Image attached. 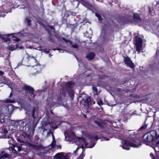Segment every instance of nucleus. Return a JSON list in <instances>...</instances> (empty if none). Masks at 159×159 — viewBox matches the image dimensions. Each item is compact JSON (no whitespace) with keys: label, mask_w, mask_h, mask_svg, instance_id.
Instances as JSON below:
<instances>
[{"label":"nucleus","mask_w":159,"mask_h":159,"mask_svg":"<svg viewBox=\"0 0 159 159\" xmlns=\"http://www.w3.org/2000/svg\"><path fill=\"white\" fill-rule=\"evenodd\" d=\"M122 144L121 147L123 149L129 150L130 149L129 147H132L135 148H137L141 146L140 142L137 141V142L133 141L129 142L128 140H123L121 142Z\"/></svg>","instance_id":"obj_1"},{"label":"nucleus","mask_w":159,"mask_h":159,"mask_svg":"<svg viewBox=\"0 0 159 159\" xmlns=\"http://www.w3.org/2000/svg\"><path fill=\"white\" fill-rule=\"evenodd\" d=\"M22 33H19L9 34H4L3 35H1L0 34V38L4 42H7L8 40H9L11 39L13 41L17 42L19 40V39L16 37H20L22 36Z\"/></svg>","instance_id":"obj_2"},{"label":"nucleus","mask_w":159,"mask_h":159,"mask_svg":"<svg viewBox=\"0 0 159 159\" xmlns=\"http://www.w3.org/2000/svg\"><path fill=\"white\" fill-rule=\"evenodd\" d=\"M156 136V132L155 131H151L150 132L145 134L143 137V140L145 142H150L152 141L154 137L157 138Z\"/></svg>","instance_id":"obj_3"},{"label":"nucleus","mask_w":159,"mask_h":159,"mask_svg":"<svg viewBox=\"0 0 159 159\" xmlns=\"http://www.w3.org/2000/svg\"><path fill=\"white\" fill-rule=\"evenodd\" d=\"M75 143L78 145L80 146L82 149L84 148H92L95 145V144L93 143L91 146H89L88 143H87L86 140L82 138H78V140L75 142Z\"/></svg>","instance_id":"obj_4"},{"label":"nucleus","mask_w":159,"mask_h":159,"mask_svg":"<svg viewBox=\"0 0 159 159\" xmlns=\"http://www.w3.org/2000/svg\"><path fill=\"white\" fill-rule=\"evenodd\" d=\"M8 142L12 145L11 148L13 152L16 153L17 151H20L21 150V146H18L16 144L15 141L12 138H11L10 139Z\"/></svg>","instance_id":"obj_5"},{"label":"nucleus","mask_w":159,"mask_h":159,"mask_svg":"<svg viewBox=\"0 0 159 159\" xmlns=\"http://www.w3.org/2000/svg\"><path fill=\"white\" fill-rule=\"evenodd\" d=\"M134 43L136 46L137 51L139 53H140L142 50V39L140 38L136 37L135 38Z\"/></svg>","instance_id":"obj_6"},{"label":"nucleus","mask_w":159,"mask_h":159,"mask_svg":"<svg viewBox=\"0 0 159 159\" xmlns=\"http://www.w3.org/2000/svg\"><path fill=\"white\" fill-rule=\"evenodd\" d=\"M24 89L27 93V94L29 96L30 100H31L34 98L35 96L33 93L34 91L33 89L29 86H25L24 88Z\"/></svg>","instance_id":"obj_7"},{"label":"nucleus","mask_w":159,"mask_h":159,"mask_svg":"<svg viewBox=\"0 0 159 159\" xmlns=\"http://www.w3.org/2000/svg\"><path fill=\"white\" fill-rule=\"evenodd\" d=\"M124 62L125 64L127 65L131 68H133L134 67V64L131 61L130 59L128 57H126L124 59Z\"/></svg>","instance_id":"obj_8"},{"label":"nucleus","mask_w":159,"mask_h":159,"mask_svg":"<svg viewBox=\"0 0 159 159\" xmlns=\"http://www.w3.org/2000/svg\"><path fill=\"white\" fill-rule=\"evenodd\" d=\"M55 159H68L62 152L58 153L55 156Z\"/></svg>","instance_id":"obj_9"},{"label":"nucleus","mask_w":159,"mask_h":159,"mask_svg":"<svg viewBox=\"0 0 159 159\" xmlns=\"http://www.w3.org/2000/svg\"><path fill=\"white\" fill-rule=\"evenodd\" d=\"M23 48V47L20 46V47H19L18 45L16 44L15 45H12L10 46H9L8 47V49L12 51H13V50H14L16 49V48H19V49H21Z\"/></svg>","instance_id":"obj_10"},{"label":"nucleus","mask_w":159,"mask_h":159,"mask_svg":"<svg viewBox=\"0 0 159 159\" xmlns=\"http://www.w3.org/2000/svg\"><path fill=\"white\" fill-rule=\"evenodd\" d=\"M94 54L93 53H91L86 56V58L89 60H91L94 58Z\"/></svg>","instance_id":"obj_11"},{"label":"nucleus","mask_w":159,"mask_h":159,"mask_svg":"<svg viewBox=\"0 0 159 159\" xmlns=\"http://www.w3.org/2000/svg\"><path fill=\"white\" fill-rule=\"evenodd\" d=\"M134 20H138V21H140L141 19L140 18L138 14H134Z\"/></svg>","instance_id":"obj_12"},{"label":"nucleus","mask_w":159,"mask_h":159,"mask_svg":"<svg viewBox=\"0 0 159 159\" xmlns=\"http://www.w3.org/2000/svg\"><path fill=\"white\" fill-rule=\"evenodd\" d=\"M155 152H159V141L156 143L155 147L154 148Z\"/></svg>","instance_id":"obj_13"},{"label":"nucleus","mask_w":159,"mask_h":159,"mask_svg":"<svg viewBox=\"0 0 159 159\" xmlns=\"http://www.w3.org/2000/svg\"><path fill=\"white\" fill-rule=\"evenodd\" d=\"M64 41L67 42V43H69L70 44V45H71L72 47L75 48H78V46L76 44H73L70 41H67L66 40H65V39H64Z\"/></svg>","instance_id":"obj_14"},{"label":"nucleus","mask_w":159,"mask_h":159,"mask_svg":"<svg viewBox=\"0 0 159 159\" xmlns=\"http://www.w3.org/2000/svg\"><path fill=\"white\" fill-rule=\"evenodd\" d=\"M52 141L51 144V146H52V147H55V145L56 142L55 139V138L53 136V134H52Z\"/></svg>","instance_id":"obj_15"},{"label":"nucleus","mask_w":159,"mask_h":159,"mask_svg":"<svg viewBox=\"0 0 159 159\" xmlns=\"http://www.w3.org/2000/svg\"><path fill=\"white\" fill-rule=\"evenodd\" d=\"M4 102H11L14 103L15 102V101L14 99H10L9 98H8L4 101Z\"/></svg>","instance_id":"obj_16"},{"label":"nucleus","mask_w":159,"mask_h":159,"mask_svg":"<svg viewBox=\"0 0 159 159\" xmlns=\"http://www.w3.org/2000/svg\"><path fill=\"white\" fill-rule=\"evenodd\" d=\"M97 103L99 105H102L103 104L102 101L100 98H98L97 99Z\"/></svg>","instance_id":"obj_17"},{"label":"nucleus","mask_w":159,"mask_h":159,"mask_svg":"<svg viewBox=\"0 0 159 159\" xmlns=\"http://www.w3.org/2000/svg\"><path fill=\"white\" fill-rule=\"evenodd\" d=\"M8 108L9 109V111H11L13 109V107L12 105H9L8 106Z\"/></svg>","instance_id":"obj_18"},{"label":"nucleus","mask_w":159,"mask_h":159,"mask_svg":"<svg viewBox=\"0 0 159 159\" xmlns=\"http://www.w3.org/2000/svg\"><path fill=\"white\" fill-rule=\"evenodd\" d=\"M95 16L98 18V20L100 21L101 20V17L100 15L97 13H95Z\"/></svg>","instance_id":"obj_19"},{"label":"nucleus","mask_w":159,"mask_h":159,"mask_svg":"<svg viewBox=\"0 0 159 159\" xmlns=\"http://www.w3.org/2000/svg\"><path fill=\"white\" fill-rule=\"evenodd\" d=\"M150 156L151 157L152 159H155L154 158V156L152 153H151L150 154ZM156 159H159V157H157Z\"/></svg>","instance_id":"obj_20"},{"label":"nucleus","mask_w":159,"mask_h":159,"mask_svg":"<svg viewBox=\"0 0 159 159\" xmlns=\"http://www.w3.org/2000/svg\"><path fill=\"white\" fill-rule=\"evenodd\" d=\"M93 90V91H95V92L97 94V88L95 87H93L92 88Z\"/></svg>","instance_id":"obj_21"},{"label":"nucleus","mask_w":159,"mask_h":159,"mask_svg":"<svg viewBox=\"0 0 159 159\" xmlns=\"http://www.w3.org/2000/svg\"><path fill=\"white\" fill-rule=\"evenodd\" d=\"M92 139L93 140L97 141L98 139V138L96 137H93L92 138Z\"/></svg>","instance_id":"obj_22"},{"label":"nucleus","mask_w":159,"mask_h":159,"mask_svg":"<svg viewBox=\"0 0 159 159\" xmlns=\"http://www.w3.org/2000/svg\"><path fill=\"white\" fill-rule=\"evenodd\" d=\"M49 49H45L44 51V52L46 53H47L49 52Z\"/></svg>","instance_id":"obj_23"},{"label":"nucleus","mask_w":159,"mask_h":159,"mask_svg":"<svg viewBox=\"0 0 159 159\" xmlns=\"http://www.w3.org/2000/svg\"><path fill=\"white\" fill-rule=\"evenodd\" d=\"M4 74V72L1 70H0V76H1L3 75Z\"/></svg>","instance_id":"obj_24"},{"label":"nucleus","mask_w":159,"mask_h":159,"mask_svg":"<svg viewBox=\"0 0 159 159\" xmlns=\"http://www.w3.org/2000/svg\"><path fill=\"white\" fill-rule=\"evenodd\" d=\"M103 140H105L106 141H108L109 140V139L108 138L105 137V138H103Z\"/></svg>","instance_id":"obj_25"},{"label":"nucleus","mask_w":159,"mask_h":159,"mask_svg":"<svg viewBox=\"0 0 159 159\" xmlns=\"http://www.w3.org/2000/svg\"><path fill=\"white\" fill-rule=\"evenodd\" d=\"M8 156V154H5V155H4L2 157L3 158H5V157H7Z\"/></svg>","instance_id":"obj_26"},{"label":"nucleus","mask_w":159,"mask_h":159,"mask_svg":"<svg viewBox=\"0 0 159 159\" xmlns=\"http://www.w3.org/2000/svg\"><path fill=\"white\" fill-rule=\"evenodd\" d=\"M68 132H66L65 133V136L66 137L68 135H69V134H68Z\"/></svg>","instance_id":"obj_27"},{"label":"nucleus","mask_w":159,"mask_h":159,"mask_svg":"<svg viewBox=\"0 0 159 159\" xmlns=\"http://www.w3.org/2000/svg\"><path fill=\"white\" fill-rule=\"evenodd\" d=\"M58 51H59V52H63V50L62 49H58Z\"/></svg>","instance_id":"obj_28"},{"label":"nucleus","mask_w":159,"mask_h":159,"mask_svg":"<svg viewBox=\"0 0 159 159\" xmlns=\"http://www.w3.org/2000/svg\"><path fill=\"white\" fill-rule=\"evenodd\" d=\"M72 84V82H68V83H67V85H69L70 84Z\"/></svg>","instance_id":"obj_29"},{"label":"nucleus","mask_w":159,"mask_h":159,"mask_svg":"<svg viewBox=\"0 0 159 159\" xmlns=\"http://www.w3.org/2000/svg\"><path fill=\"white\" fill-rule=\"evenodd\" d=\"M36 68L40 69V68H41L40 66L39 65L38 66H37Z\"/></svg>","instance_id":"obj_30"},{"label":"nucleus","mask_w":159,"mask_h":159,"mask_svg":"<svg viewBox=\"0 0 159 159\" xmlns=\"http://www.w3.org/2000/svg\"><path fill=\"white\" fill-rule=\"evenodd\" d=\"M84 155L82 154H81L80 156V158H81V157H84Z\"/></svg>","instance_id":"obj_31"},{"label":"nucleus","mask_w":159,"mask_h":159,"mask_svg":"<svg viewBox=\"0 0 159 159\" xmlns=\"http://www.w3.org/2000/svg\"><path fill=\"white\" fill-rule=\"evenodd\" d=\"M152 11H151V10H150V14H151V15H154V14L152 13Z\"/></svg>","instance_id":"obj_32"},{"label":"nucleus","mask_w":159,"mask_h":159,"mask_svg":"<svg viewBox=\"0 0 159 159\" xmlns=\"http://www.w3.org/2000/svg\"><path fill=\"white\" fill-rule=\"evenodd\" d=\"M147 126H145L144 127L143 126H142L141 127V129H143V128H146Z\"/></svg>","instance_id":"obj_33"},{"label":"nucleus","mask_w":159,"mask_h":159,"mask_svg":"<svg viewBox=\"0 0 159 159\" xmlns=\"http://www.w3.org/2000/svg\"><path fill=\"white\" fill-rule=\"evenodd\" d=\"M57 148H61V147L60 145L57 146Z\"/></svg>","instance_id":"obj_34"},{"label":"nucleus","mask_w":159,"mask_h":159,"mask_svg":"<svg viewBox=\"0 0 159 159\" xmlns=\"http://www.w3.org/2000/svg\"><path fill=\"white\" fill-rule=\"evenodd\" d=\"M32 60H33V61H34L36 63V64H37V63L36 62V60L34 59H32Z\"/></svg>","instance_id":"obj_35"},{"label":"nucleus","mask_w":159,"mask_h":159,"mask_svg":"<svg viewBox=\"0 0 159 159\" xmlns=\"http://www.w3.org/2000/svg\"><path fill=\"white\" fill-rule=\"evenodd\" d=\"M22 35H23L24 36H26L27 35L25 33L24 34H23Z\"/></svg>","instance_id":"obj_36"},{"label":"nucleus","mask_w":159,"mask_h":159,"mask_svg":"<svg viewBox=\"0 0 159 159\" xmlns=\"http://www.w3.org/2000/svg\"><path fill=\"white\" fill-rule=\"evenodd\" d=\"M72 136H73V137H75V136H74V134L73 133H72Z\"/></svg>","instance_id":"obj_37"},{"label":"nucleus","mask_w":159,"mask_h":159,"mask_svg":"<svg viewBox=\"0 0 159 159\" xmlns=\"http://www.w3.org/2000/svg\"><path fill=\"white\" fill-rule=\"evenodd\" d=\"M80 148H79V147H78L76 150V151H77L78 149H79Z\"/></svg>","instance_id":"obj_38"},{"label":"nucleus","mask_w":159,"mask_h":159,"mask_svg":"<svg viewBox=\"0 0 159 159\" xmlns=\"http://www.w3.org/2000/svg\"><path fill=\"white\" fill-rule=\"evenodd\" d=\"M47 131V129H45L44 131H43V132H45V131Z\"/></svg>","instance_id":"obj_39"},{"label":"nucleus","mask_w":159,"mask_h":159,"mask_svg":"<svg viewBox=\"0 0 159 159\" xmlns=\"http://www.w3.org/2000/svg\"><path fill=\"white\" fill-rule=\"evenodd\" d=\"M12 95V93H11L10 94V97Z\"/></svg>","instance_id":"obj_40"},{"label":"nucleus","mask_w":159,"mask_h":159,"mask_svg":"<svg viewBox=\"0 0 159 159\" xmlns=\"http://www.w3.org/2000/svg\"><path fill=\"white\" fill-rule=\"evenodd\" d=\"M28 25H30V22H29V21H28Z\"/></svg>","instance_id":"obj_41"},{"label":"nucleus","mask_w":159,"mask_h":159,"mask_svg":"<svg viewBox=\"0 0 159 159\" xmlns=\"http://www.w3.org/2000/svg\"><path fill=\"white\" fill-rule=\"evenodd\" d=\"M69 137H70V139H71V136H70Z\"/></svg>","instance_id":"obj_42"}]
</instances>
